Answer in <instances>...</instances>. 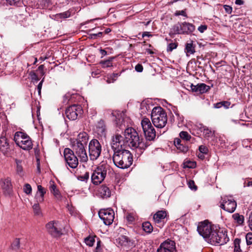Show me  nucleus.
I'll list each match as a JSON object with an SVG mask.
<instances>
[{"mask_svg": "<svg viewBox=\"0 0 252 252\" xmlns=\"http://www.w3.org/2000/svg\"><path fill=\"white\" fill-rule=\"evenodd\" d=\"M200 125V127L199 128L200 130L203 132V135L205 138H209L213 135V132L208 127L202 125Z\"/></svg>", "mask_w": 252, "mask_h": 252, "instance_id": "obj_30", "label": "nucleus"}, {"mask_svg": "<svg viewBox=\"0 0 252 252\" xmlns=\"http://www.w3.org/2000/svg\"><path fill=\"white\" fill-rule=\"evenodd\" d=\"M39 203H38V202H36V203H35L32 205V209H33L34 213L35 215H37V216L40 215L41 214V209H40V207L39 206Z\"/></svg>", "mask_w": 252, "mask_h": 252, "instance_id": "obj_38", "label": "nucleus"}, {"mask_svg": "<svg viewBox=\"0 0 252 252\" xmlns=\"http://www.w3.org/2000/svg\"><path fill=\"white\" fill-rule=\"evenodd\" d=\"M82 109L79 105H73L68 107L65 110L66 117L72 121L77 119L79 115L82 114Z\"/></svg>", "mask_w": 252, "mask_h": 252, "instance_id": "obj_13", "label": "nucleus"}, {"mask_svg": "<svg viewBox=\"0 0 252 252\" xmlns=\"http://www.w3.org/2000/svg\"><path fill=\"white\" fill-rule=\"evenodd\" d=\"M246 239L248 245L252 244V233H248L246 235Z\"/></svg>", "mask_w": 252, "mask_h": 252, "instance_id": "obj_44", "label": "nucleus"}, {"mask_svg": "<svg viewBox=\"0 0 252 252\" xmlns=\"http://www.w3.org/2000/svg\"><path fill=\"white\" fill-rule=\"evenodd\" d=\"M214 107L216 108H221L222 107V104L221 103V102H218L217 103H215L214 104Z\"/></svg>", "mask_w": 252, "mask_h": 252, "instance_id": "obj_62", "label": "nucleus"}, {"mask_svg": "<svg viewBox=\"0 0 252 252\" xmlns=\"http://www.w3.org/2000/svg\"><path fill=\"white\" fill-rule=\"evenodd\" d=\"M89 173L88 172H86L84 175L80 176V178L82 181L87 180L89 179Z\"/></svg>", "mask_w": 252, "mask_h": 252, "instance_id": "obj_57", "label": "nucleus"}, {"mask_svg": "<svg viewBox=\"0 0 252 252\" xmlns=\"http://www.w3.org/2000/svg\"><path fill=\"white\" fill-rule=\"evenodd\" d=\"M43 82V79L39 82V83L37 85L38 93L39 95H40V94H41V90L42 88Z\"/></svg>", "mask_w": 252, "mask_h": 252, "instance_id": "obj_58", "label": "nucleus"}, {"mask_svg": "<svg viewBox=\"0 0 252 252\" xmlns=\"http://www.w3.org/2000/svg\"><path fill=\"white\" fill-rule=\"evenodd\" d=\"M195 45L193 44V41H190L189 43H187L186 44L185 52L187 54V56H189L191 54H193L195 53Z\"/></svg>", "mask_w": 252, "mask_h": 252, "instance_id": "obj_28", "label": "nucleus"}, {"mask_svg": "<svg viewBox=\"0 0 252 252\" xmlns=\"http://www.w3.org/2000/svg\"><path fill=\"white\" fill-rule=\"evenodd\" d=\"M207 29L206 25H201L198 28V30L201 32L203 33Z\"/></svg>", "mask_w": 252, "mask_h": 252, "instance_id": "obj_54", "label": "nucleus"}, {"mask_svg": "<svg viewBox=\"0 0 252 252\" xmlns=\"http://www.w3.org/2000/svg\"><path fill=\"white\" fill-rule=\"evenodd\" d=\"M128 239V237L125 235H121L116 240L117 242L121 246L126 247Z\"/></svg>", "mask_w": 252, "mask_h": 252, "instance_id": "obj_33", "label": "nucleus"}, {"mask_svg": "<svg viewBox=\"0 0 252 252\" xmlns=\"http://www.w3.org/2000/svg\"><path fill=\"white\" fill-rule=\"evenodd\" d=\"M135 69L138 72H141L143 71V67L141 64H137L135 67Z\"/></svg>", "mask_w": 252, "mask_h": 252, "instance_id": "obj_53", "label": "nucleus"}, {"mask_svg": "<svg viewBox=\"0 0 252 252\" xmlns=\"http://www.w3.org/2000/svg\"><path fill=\"white\" fill-rule=\"evenodd\" d=\"M101 152V146L99 141L95 139H92L89 144V153L90 158L92 160L97 159L100 156Z\"/></svg>", "mask_w": 252, "mask_h": 252, "instance_id": "obj_8", "label": "nucleus"}, {"mask_svg": "<svg viewBox=\"0 0 252 252\" xmlns=\"http://www.w3.org/2000/svg\"><path fill=\"white\" fill-rule=\"evenodd\" d=\"M142 227L143 230L147 233H151L153 230V226L149 221L143 222Z\"/></svg>", "mask_w": 252, "mask_h": 252, "instance_id": "obj_32", "label": "nucleus"}, {"mask_svg": "<svg viewBox=\"0 0 252 252\" xmlns=\"http://www.w3.org/2000/svg\"><path fill=\"white\" fill-rule=\"evenodd\" d=\"M175 251V243L171 240H167L160 244L158 249V252H174Z\"/></svg>", "mask_w": 252, "mask_h": 252, "instance_id": "obj_15", "label": "nucleus"}, {"mask_svg": "<svg viewBox=\"0 0 252 252\" xmlns=\"http://www.w3.org/2000/svg\"><path fill=\"white\" fill-rule=\"evenodd\" d=\"M86 147L75 144L72 145V151L75 153L76 156L79 158L81 162L86 163L88 160V157L85 149Z\"/></svg>", "mask_w": 252, "mask_h": 252, "instance_id": "obj_12", "label": "nucleus"}, {"mask_svg": "<svg viewBox=\"0 0 252 252\" xmlns=\"http://www.w3.org/2000/svg\"><path fill=\"white\" fill-rule=\"evenodd\" d=\"M45 189L41 186H37V191L35 195V199L36 202L42 203L44 200V195L46 193Z\"/></svg>", "mask_w": 252, "mask_h": 252, "instance_id": "obj_20", "label": "nucleus"}, {"mask_svg": "<svg viewBox=\"0 0 252 252\" xmlns=\"http://www.w3.org/2000/svg\"><path fill=\"white\" fill-rule=\"evenodd\" d=\"M115 81V79H113V78L112 79V78H111V77H110V78H108L107 79L106 82L107 83L110 84L111 83H114Z\"/></svg>", "mask_w": 252, "mask_h": 252, "instance_id": "obj_63", "label": "nucleus"}, {"mask_svg": "<svg viewBox=\"0 0 252 252\" xmlns=\"http://www.w3.org/2000/svg\"><path fill=\"white\" fill-rule=\"evenodd\" d=\"M0 185L5 195L10 196L12 194L13 189L11 180L9 178L1 179L0 181Z\"/></svg>", "mask_w": 252, "mask_h": 252, "instance_id": "obj_16", "label": "nucleus"}, {"mask_svg": "<svg viewBox=\"0 0 252 252\" xmlns=\"http://www.w3.org/2000/svg\"><path fill=\"white\" fill-rule=\"evenodd\" d=\"M178 44L177 43H169L167 48V52H171L173 49H176L177 47Z\"/></svg>", "mask_w": 252, "mask_h": 252, "instance_id": "obj_43", "label": "nucleus"}, {"mask_svg": "<svg viewBox=\"0 0 252 252\" xmlns=\"http://www.w3.org/2000/svg\"><path fill=\"white\" fill-rule=\"evenodd\" d=\"M99 192L103 198L109 197L111 195L110 189L105 186H102L99 190Z\"/></svg>", "mask_w": 252, "mask_h": 252, "instance_id": "obj_29", "label": "nucleus"}, {"mask_svg": "<svg viewBox=\"0 0 252 252\" xmlns=\"http://www.w3.org/2000/svg\"><path fill=\"white\" fill-rule=\"evenodd\" d=\"M189 187L192 190H196L197 186L195 185L193 181L190 180L188 183Z\"/></svg>", "mask_w": 252, "mask_h": 252, "instance_id": "obj_46", "label": "nucleus"}, {"mask_svg": "<svg viewBox=\"0 0 252 252\" xmlns=\"http://www.w3.org/2000/svg\"><path fill=\"white\" fill-rule=\"evenodd\" d=\"M111 142V147L113 151V161L114 164L118 167L122 169H126L129 167L133 162V156L128 150H125V148L119 146L120 143L117 144ZM123 142H120V144Z\"/></svg>", "mask_w": 252, "mask_h": 252, "instance_id": "obj_3", "label": "nucleus"}, {"mask_svg": "<svg viewBox=\"0 0 252 252\" xmlns=\"http://www.w3.org/2000/svg\"><path fill=\"white\" fill-rule=\"evenodd\" d=\"M126 218L129 221H133L134 220V217L130 214H128Z\"/></svg>", "mask_w": 252, "mask_h": 252, "instance_id": "obj_61", "label": "nucleus"}, {"mask_svg": "<svg viewBox=\"0 0 252 252\" xmlns=\"http://www.w3.org/2000/svg\"><path fill=\"white\" fill-rule=\"evenodd\" d=\"M112 114L114 116L116 117V121H117V123L120 126L122 125L123 121V118H122V114L118 111L112 113Z\"/></svg>", "mask_w": 252, "mask_h": 252, "instance_id": "obj_35", "label": "nucleus"}, {"mask_svg": "<svg viewBox=\"0 0 252 252\" xmlns=\"http://www.w3.org/2000/svg\"><path fill=\"white\" fill-rule=\"evenodd\" d=\"M190 87L192 92L199 94L206 93L210 88L209 86L204 83L198 84L196 85L191 84Z\"/></svg>", "mask_w": 252, "mask_h": 252, "instance_id": "obj_18", "label": "nucleus"}, {"mask_svg": "<svg viewBox=\"0 0 252 252\" xmlns=\"http://www.w3.org/2000/svg\"><path fill=\"white\" fill-rule=\"evenodd\" d=\"M151 118L153 125L157 128H163L167 124V114L161 107H155L152 109Z\"/></svg>", "mask_w": 252, "mask_h": 252, "instance_id": "obj_4", "label": "nucleus"}, {"mask_svg": "<svg viewBox=\"0 0 252 252\" xmlns=\"http://www.w3.org/2000/svg\"><path fill=\"white\" fill-rule=\"evenodd\" d=\"M123 142L119 146L125 147L126 146L132 148H139L141 150H145L150 145L148 142H143L140 139L139 136L137 131L133 128L129 127L126 128L124 132V136L117 133L112 137L111 142L115 143Z\"/></svg>", "mask_w": 252, "mask_h": 252, "instance_id": "obj_2", "label": "nucleus"}, {"mask_svg": "<svg viewBox=\"0 0 252 252\" xmlns=\"http://www.w3.org/2000/svg\"><path fill=\"white\" fill-rule=\"evenodd\" d=\"M248 222L250 228L252 230V211L249 215Z\"/></svg>", "mask_w": 252, "mask_h": 252, "instance_id": "obj_52", "label": "nucleus"}, {"mask_svg": "<svg viewBox=\"0 0 252 252\" xmlns=\"http://www.w3.org/2000/svg\"><path fill=\"white\" fill-rule=\"evenodd\" d=\"M236 206V201L231 197H224L220 205V207L222 209L231 213L235 211Z\"/></svg>", "mask_w": 252, "mask_h": 252, "instance_id": "obj_14", "label": "nucleus"}, {"mask_svg": "<svg viewBox=\"0 0 252 252\" xmlns=\"http://www.w3.org/2000/svg\"><path fill=\"white\" fill-rule=\"evenodd\" d=\"M166 216V212L165 211H159L157 212L153 217V219L156 223H159L161 220L164 219Z\"/></svg>", "mask_w": 252, "mask_h": 252, "instance_id": "obj_27", "label": "nucleus"}, {"mask_svg": "<svg viewBox=\"0 0 252 252\" xmlns=\"http://www.w3.org/2000/svg\"><path fill=\"white\" fill-rule=\"evenodd\" d=\"M15 162L16 163V170L17 174H18L19 176L21 177L23 176L24 171L23 166L22 165V161L20 160H18L17 159H15Z\"/></svg>", "mask_w": 252, "mask_h": 252, "instance_id": "obj_31", "label": "nucleus"}, {"mask_svg": "<svg viewBox=\"0 0 252 252\" xmlns=\"http://www.w3.org/2000/svg\"><path fill=\"white\" fill-rule=\"evenodd\" d=\"M142 37H144L145 36H148V37H151L152 36V34L150 33V32H143L142 33Z\"/></svg>", "mask_w": 252, "mask_h": 252, "instance_id": "obj_60", "label": "nucleus"}, {"mask_svg": "<svg viewBox=\"0 0 252 252\" xmlns=\"http://www.w3.org/2000/svg\"><path fill=\"white\" fill-rule=\"evenodd\" d=\"M199 150L201 153L203 154H207L208 152V148L204 145L200 146L199 147Z\"/></svg>", "mask_w": 252, "mask_h": 252, "instance_id": "obj_48", "label": "nucleus"}, {"mask_svg": "<svg viewBox=\"0 0 252 252\" xmlns=\"http://www.w3.org/2000/svg\"><path fill=\"white\" fill-rule=\"evenodd\" d=\"M233 219L239 224H242L244 221V217L238 213L234 214L232 215Z\"/></svg>", "mask_w": 252, "mask_h": 252, "instance_id": "obj_36", "label": "nucleus"}, {"mask_svg": "<svg viewBox=\"0 0 252 252\" xmlns=\"http://www.w3.org/2000/svg\"><path fill=\"white\" fill-rule=\"evenodd\" d=\"M183 141L179 138H176L174 139V145L181 152L183 153H186L189 149L188 147L184 145Z\"/></svg>", "mask_w": 252, "mask_h": 252, "instance_id": "obj_25", "label": "nucleus"}, {"mask_svg": "<svg viewBox=\"0 0 252 252\" xmlns=\"http://www.w3.org/2000/svg\"><path fill=\"white\" fill-rule=\"evenodd\" d=\"M70 12L69 11H66L63 13L57 14L56 15V18L59 19H65L70 16Z\"/></svg>", "mask_w": 252, "mask_h": 252, "instance_id": "obj_37", "label": "nucleus"}, {"mask_svg": "<svg viewBox=\"0 0 252 252\" xmlns=\"http://www.w3.org/2000/svg\"><path fill=\"white\" fill-rule=\"evenodd\" d=\"M221 103L222 104V107L223 106L225 108H228L231 104L230 102L227 101H221Z\"/></svg>", "mask_w": 252, "mask_h": 252, "instance_id": "obj_55", "label": "nucleus"}, {"mask_svg": "<svg viewBox=\"0 0 252 252\" xmlns=\"http://www.w3.org/2000/svg\"><path fill=\"white\" fill-rule=\"evenodd\" d=\"M88 140V134L85 132H80L77 138L71 142V144L87 146Z\"/></svg>", "mask_w": 252, "mask_h": 252, "instance_id": "obj_17", "label": "nucleus"}, {"mask_svg": "<svg viewBox=\"0 0 252 252\" xmlns=\"http://www.w3.org/2000/svg\"><path fill=\"white\" fill-rule=\"evenodd\" d=\"M102 35V32H98L97 33H91L90 34V38L91 39H95L97 37H101Z\"/></svg>", "mask_w": 252, "mask_h": 252, "instance_id": "obj_47", "label": "nucleus"}, {"mask_svg": "<svg viewBox=\"0 0 252 252\" xmlns=\"http://www.w3.org/2000/svg\"><path fill=\"white\" fill-rule=\"evenodd\" d=\"M50 187L49 189L51 192L54 195L55 198L57 199H61L62 198L61 194L57 189L56 185L55 184L54 182L51 181L49 183Z\"/></svg>", "mask_w": 252, "mask_h": 252, "instance_id": "obj_23", "label": "nucleus"}, {"mask_svg": "<svg viewBox=\"0 0 252 252\" xmlns=\"http://www.w3.org/2000/svg\"><path fill=\"white\" fill-rule=\"evenodd\" d=\"M46 227L48 232L53 237H59L63 234L62 227L58 221H50L46 224Z\"/></svg>", "mask_w": 252, "mask_h": 252, "instance_id": "obj_10", "label": "nucleus"}, {"mask_svg": "<svg viewBox=\"0 0 252 252\" xmlns=\"http://www.w3.org/2000/svg\"><path fill=\"white\" fill-rule=\"evenodd\" d=\"M224 8L226 12L229 14H230L232 12V7L229 5H224Z\"/></svg>", "mask_w": 252, "mask_h": 252, "instance_id": "obj_56", "label": "nucleus"}, {"mask_svg": "<svg viewBox=\"0 0 252 252\" xmlns=\"http://www.w3.org/2000/svg\"><path fill=\"white\" fill-rule=\"evenodd\" d=\"M241 240L239 238H236L233 242L234 252H242L240 248Z\"/></svg>", "mask_w": 252, "mask_h": 252, "instance_id": "obj_34", "label": "nucleus"}, {"mask_svg": "<svg viewBox=\"0 0 252 252\" xmlns=\"http://www.w3.org/2000/svg\"><path fill=\"white\" fill-rule=\"evenodd\" d=\"M95 131L98 135L102 136L105 134V125L102 120L99 121L96 125Z\"/></svg>", "mask_w": 252, "mask_h": 252, "instance_id": "obj_26", "label": "nucleus"}, {"mask_svg": "<svg viewBox=\"0 0 252 252\" xmlns=\"http://www.w3.org/2000/svg\"><path fill=\"white\" fill-rule=\"evenodd\" d=\"M6 0L10 5H14L20 1V0Z\"/></svg>", "mask_w": 252, "mask_h": 252, "instance_id": "obj_59", "label": "nucleus"}, {"mask_svg": "<svg viewBox=\"0 0 252 252\" xmlns=\"http://www.w3.org/2000/svg\"><path fill=\"white\" fill-rule=\"evenodd\" d=\"M182 33V24L178 23L174 25L170 29L169 34L171 37H173L175 34Z\"/></svg>", "mask_w": 252, "mask_h": 252, "instance_id": "obj_24", "label": "nucleus"}, {"mask_svg": "<svg viewBox=\"0 0 252 252\" xmlns=\"http://www.w3.org/2000/svg\"><path fill=\"white\" fill-rule=\"evenodd\" d=\"M143 243L140 242L136 238L130 239L128 238L127 245L126 247L128 248H136L137 251L140 249L142 247Z\"/></svg>", "mask_w": 252, "mask_h": 252, "instance_id": "obj_22", "label": "nucleus"}, {"mask_svg": "<svg viewBox=\"0 0 252 252\" xmlns=\"http://www.w3.org/2000/svg\"><path fill=\"white\" fill-rule=\"evenodd\" d=\"M197 231L206 241L214 245H223L229 241L226 230L218 228L205 221L199 223Z\"/></svg>", "mask_w": 252, "mask_h": 252, "instance_id": "obj_1", "label": "nucleus"}, {"mask_svg": "<svg viewBox=\"0 0 252 252\" xmlns=\"http://www.w3.org/2000/svg\"><path fill=\"white\" fill-rule=\"evenodd\" d=\"M101 241L100 240H98L97 242V245L95 249V252H102V249L101 248Z\"/></svg>", "mask_w": 252, "mask_h": 252, "instance_id": "obj_50", "label": "nucleus"}, {"mask_svg": "<svg viewBox=\"0 0 252 252\" xmlns=\"http://www.w3.org/2000/svg\"><path fill=\"white\" fill-rule=\"evenodd\" d=\"M182 24V33L189 34L195 30V27L192 24L188 22H183Z\"/></svg>", "mask_w": 252, "mask_h": 252, "instance_id": "obj_21", "label": "nucleus"}, {"mask_svg": "<svg viewBox=\"0 0 252 252\" xmlns=\"http://www.w3.org/2000/svg\"><path fill=\"white\" fill-rule=\"evenodd\" d=\"M175 16L182 15L185 17H187V15L185 10L176 11L175 13Z\"/></svg>", "mask_w": 252, "mask_h": 252, "instance_id": "obj_51", "label": "nucleus"}, {"mask_svg": "<svg viewBox=\"0 0 252 252\" xmlns=\"http://www.w3.org/2000/svg\"><path fill=\"white\" fill-rule=\"evenodd\" d=\"M114 212L110 209H101L98 212V215L104 223L106 225H109L112 223L114 219Z\"/></svg>", "mask_w": 252, "mask_h": 252, "instance_id": "obj_11", "label": "nucleus"}, {"mask_svg": "<svg viewBox=\"0 0 252 252\" xmlns=\"http://www.w3.org/2000/svg\"><path fill=\"white\" fill-rule=\"evenodd\" d=\"M120 75V74L119 73H113L111 76V78H112V79H115L116 80V78H117Z\"/></svg>", "mask_w": 252, "mask_h": 252, "instance_id": "obj_64", "label": "nucleus"}, {"mask_svg": "<svg viewBox=\"0 0 252 252\" xmlns=\"http://www.w3.org/2000/svg\"><path fill=\"white\" fill-rule=\"evenodd\" d=\"M30 75L32 81H35L36 82L39 81V79L38 78V76H37L35 73L31 72Z\"/></svg>", "mask_w": 252, "mask_h": 252, "instance_id": "obj_49", "label": "nucleus"}, {"mask_svg": "<svg viewBox=\"0 0 252 252\" xmlns=\"http://www.w3.org/2000/svg\"><path fill=\"white\" fill-rule=\"evenodd\" d=\"M141 125L146 140L149 141L154 140L156 137V133L149 119L146 117L143 118Z\"/></svg>", "mask_w": 252, "mask_h": 252, "instance_id": "obj_6", "label": "nucleus"}, {"mask_svg": "<svg viewBox=\"0 0 252 252\" xmlns=\"http://www.w3.org/2000/svg\"><path fill=\"white\" fill-rule=\"evenodd\" d=\"M0 151L4 155H6L10 151L9 144L7 139L3 135L0 137Z\"/></svg>", "mask_w": 252, "mask_h": 252, "instance_id": "obj_19", "label": "nucleus"}, {"mask_svg": "<svg viewBox=\"0 0 252 252\" xmlns=\"http://www.w3.org/2000/svg\"><path fill=\"white\" fill-rule=\"evenodd\" d=\"M113 59V58H111L108 60L101 62L100 63L104 68L111 66H112V62Z\"/></svg>", "mask_w": 252, "mask_h": 252, "instance_id": "obj_40", "label": "nucleus"}, {"mask_svg": "<svg viewBox=\"0 0 252 252\" xmlns=\"http://www.w3.org/2000/svg\"><path fill=\"white\" fill-rule=\"evenodd\" d=\"M14 140L18 146L24 150H30L32 148L31 138L23 132H16L14 136Z\"/></svg>", "mask_w": 252, "mask_h": 252, "instance_id": "obj_5", "label": "nucleus"}, {"mask_svg": "<svg viewBox=\"0 0 252 252\" xmlns=\"http://www.w3.org/2000/svg\"><path fill=\"white\" fill-rule=\"evenodd\" d=\"M179 135L181 139L186 141H189L191 138V136L187 131H181Z\"/></svg>", "mask_w": 252, "mask_h": 252, "instance_id": "obj_41", "label": "nucleus"}, {"mask_svg": "<svg viewBox=\"0 0 252 252\" xmlns=\"http://www.w3.org/2000/svg\"><path fill=\"white\" fill-rule=\"evenodd\" d=\"M20 241L19 238H16L12 243V247L13 249H19L20 247Z\"/></svg>", "mask_w": 252, "mask_h": 252, "instance_id": "obj_45", "label": "nucleus"}, {"mask_svg": "<svg viewBox=\"0 0 252 252\" xmlns=\"http://www.w3.org/2000/svg\"><path fill=\"white\" fill-rule=\"evenodd\" d=\"M66 164L72 168H76L78 165V159L74 152L69 148H65L63 151Z\"/></svg>", "mask_w": 252, "mask_h": 252, "instance_id": "obj_9", "label": "nucleus"}, {"mask_svg": "<svg viewBox=\"0 0 252 252\" xmlns=\"http://www.w3.org/2000/svg\"><path fill=\"white\" fill-rule=\"evenodd\" d=\"M23 189L24 191L27 194H31L32 191L31 186L29 184H25Z\"/></svg>", "mask_w": 252, "mask_h": 252, "instance_id": "obj_42", "label": "nucleus"}, {"mask_svg": "<svg viewBox=\"0 0 252 252\" xmlns=\"http://www.w3.org/2000/svg\"><path fill=\"white\" fill-rule=\"evenodd\" d=\"M85 242L86 244L90 247H92L94 245L95 242L94 237L92 236L87 237L85 239Z\"/></svg>", "mask_w": 252, "mask_h": 252, "instance_id": "obj_39", "label": "nucleus"}, {"mask_svg": "<svg viewBox=\"0 0 252 252\" xmlns=\"http://www.w3.org/2000/svg\"><path fill=\"white\" fill-rule=\"evenodd\" d=\"M107 174L106 166L101 164L94 171L92 176V181L94 185L100 184L105 179Z\"/></svg>", "mask_w": 252, "mask_h": 252, "instance_id": "obj_7", "label": "nucleus"}]
</instances>
